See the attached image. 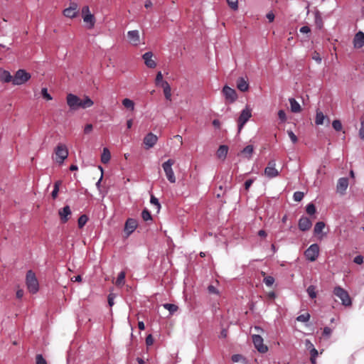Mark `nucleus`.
<instances>
[{
	"mask_svg": "<svg viewBox=\"0 0 364 364\" xmlns=\"http://www.w3.org/2000/svg\"><path fill=\"white\" fill-rule=\"evenodd\" d=\"M26 284L30 293L36 294L38 291V281L35 273L32 270H28L26 273Z\"/></svg>",
	"mask_w": 364,
	"mask_h": 364,
	"instance_id": "nucleus-1",
	"label": "nucleus"
},
{
	"mask_svg": "<svg viewBox=\"0 0 364 364\" xmlns=\"http://www.w3.org/2000/svg\"><path fill=\"white\" fill-rule=\"evenodd\" d=\"M31 75L24 69L18 70L13 76V85H21L28 82Z\"/></svg>",
	"mask_w": 364,
	"mask_h": 364,
	"instance_id": "nucleus-2",
	"label": "nucleus"
},
{
	"mask_svg": "<svg viewBox=\"0 0 364 364\" xmlns=\"http://www.w3.org/2000/svg\"><path fill=\"white\" fill-rule=\"evenodd\" d=\"M333 294L341 300V303L345 306H350L352 304L351 299L346 290L340 286H337L333 289Z\"/></svg>",
	"mask_w": 364,
	"mask_h": 364,
	"instance_id": "nucleus-3",
	"label": "nucleus"
},
{
	"mask_svg": "<svg viewBox=\"0 0 364 364\" xmlns=\"http://www.w3.org/2000/svg\"><path fill=\"white\" fill-rule=\"evenodd\" d=\"M174 163L175 161L170 159L162 164V168L166 173V176L168 181L171 183L176 182V176L172 168V166L174 164Z\"/></svg>",
	"mask_w": 364,
	"mask_h": 364,
	"instance_id": "nucleus-4",
	"label": "nucleus"
},
{
	"mask_svg": "<svg viewBox=\"0 0 364 364\" xmlns=\"http://www.w3.org/2000/svg\"><path fill=\"white\" fill-rule=\"evenodd\" d=\"M306 259L311 262H314L319 255V246L314 243L311 245L304 252Z\"/></svg>",
	"mask_w": 364,
	"mask_h": 364,
	"instance_id": "nucleus-5",
	"label": "nucleus"
},
{
	"mask_svg": "<svg viewBox=\"0 0 364 364\" xmlns=\"http://www.w3.org/2000/svg\"><path fill=\"white\" fill-rule=\"evenodd\" d=\"M252 117L251 109L246 107L243 109L240 113V117L237 119V126H238V132H240L243 128L244 125L246 122L250 119Z\"/></svg>",
	"mask_w": 364,
	"mask_h": 364,
	"instance_id": "nucleus-6",
	"label": "nucleus"
},
{
	"mask_svg": "<svg viewBox=\"0 0 364 364\" xmlns=\"http://www.w3.org/2000/svg\"><path fill=\"white\" fill-rule=\"evenodd\" d=\"M222 92L225 100L230 104L235 102L237 99V95L235 90L228 85H225L223 87Z\"/></svg>",
	"mask_w": 364,
	"mask_h": 364,
	"instance_id": "nucleus-7",
	"label": "nucleus"
},
{
	"mask_svg": "<svg viewBox=\"0 0 364 364\" xmlns=\"http://www.w3.org/2000/svg\"><path fill=\"white\" fill-rule=\"evenodd\" d=\"M275 166V160H271L268 162L267 167L264 168V174L267 178H273L279 176V173Z\"/></svg>",
	"mask_w": 364,
	"mask_h": 364,
	"instance_id": "nucleus-8",
	"label": "nucleus"
},
{
	"mask_svg": "<svg viewBox=\"0 0 364 364\" xmlns=\"http://www.w3.org/2000/svg\"><path fill=\"white\" fill-rule=\"evenodd\" d=\"M67 104L71 110H76L80 108V98L77 95L70 93L66 97Z\"/></svg>",
	"mask_w": 364,
	"mask_h": 364,
	"instance_id": "nucleus-9",
	"label": "nucleus"
},
{
	"mask_svg": "<svg viewBox=\"0 0 364 364\" xmlns=\"http://www.w3.org/2000/svg\"><path fill=\"white\" fill-rule=\"evenodd\" d=\"M252 342L255 348L260 353H265L267 351L268 348L266 346L263 344V338L261 336L257 334H254L252 336Z\"/></svg>",
	"mask_w": 364,
	"mask_h": 364,
	"instance_id": "nucleus-10",
	"label": "nucleus"
},
{
	"mask_svg": "<svg viewBox=\"0 0 364 364\" xmlns=\"http://www.w3.org/2000/svg\"><path fill=\"white\" fill-rule=\"evenodd\" d=\"M55 153L60 159L58 161L60 164L63 163L68 156V150L64 144H58L55 149Z\"/></svg>",
	"mask_w": 364,
	"mask_h": 364,
	"instance_id": "nucleus-11",
	"label": "nucleus"
},
{
	"mask_svg": "<svg viewBox=\"0 0 364 364\" xmlns=\"http://www.w3.org/2000/svg\"><path fill=\"white\" fill-rule=\"evenodd\" d=\"M158 137L152 132L148 133L144 138L143 142L146 149L152 148L157 142Z\"/></svg>",
	"mask_w": 364,
	"mask_h": 364,
	"instance_id": "nucleus-12",
	"label": "nucleus"
},
{
	"mask_svg": "<svg viewBox=\"0 0 364 364\" xmlns=\"http://www.w3.org/2000/svg\"><path fill=\"white\" fill-rule=\"evenodd\" d=\"M138 223L136 219L128 218L124 224V232L127 237H129L136 229Z\"/></svg>",
	"mask_w": 364,
	"mask_h": 364,
	"instance_id": "nucleus-13",
	"label": "nucleus"
},
{
	"mask_svg": "<svg viewBox=\"0 0 364 364\" xmlns=\"http://www.w3.org/2000/svg\"><path fill=\"white\" fill-rule=\"evenodd\" d=\"M127 37L129 42L132 45L136 46L140 43V36L138 30L129 31L127 32Z\"/></svg>",
	"mask_w": 364,
	"mask_h": 364,
	"instance_id": "nucleus-14",
	"label": "nucleus"
},
{
	"mask_svg": "<svg viewBox=\"0 0 364 364\" xmlns=\"http://www.w3.org/2000/svg\"><path fill=\"white\" fill-rule=\"evenodd\" d=\"M348 186V178L347 177H342L338 180L336 185L337 192L343 195Z\"/></svg>",
	"mask_w": 364,
	"mask_h": 364,
	"instance_id": "nucleus-15",
	"label": "nucleus"
},
{
	"mask_svg": "<svg viewBox=\"0 0 364 364\" xmlns=\"http://www.w3.org/2000/svg\"><path fill=\"white\" fill-rule=\"evenodd\" d=\"M312 223L311 220L305 216H301L299 220L298 226L300 230L306 231L311 228Z\"/></svg>",
	"mask_w": 364,
	"mask_h": 364,
	"instance_id": "nucleus-16",
	"label": "nucleus"
},
{
	"mask_svg": "<svg viewBox=\"0 0 364 364\" xmlns=\"http://www.w3.org/2000/svg\"><path fill=\"white\" fill-rule=\"evenodd\" d=\"M71 209L69 205H65L58 210L60 220L63 223H66L69 220V216L71 215Z\"/></svg>",
	"mask_w": 364,
	"mask_h": 364,
	"instance_id": "nucleus-17",
	"label": "nucleus"
},
{
	"mask_svg": "<svg viewBox=\"0 0 364 364\" xmlns=\"http://www.w3.org/2000/svg\"><path fill=\"white\" fill-rule=\"evenodd\" d=\"M152 57L153 53L151 51H148L142 55L145 65L149 68H154L156 66V63L155 60L152 59Z\"/></svg>",
	"mask_w": 364,
	"mask_h": 364,
	"instance_id": "nucleus-18",
	"label": "nucleus"
},
{
	"mask_svg": "<svg viewBox=\"0 0 364 364\" xmlns=\"http://www.w3.org/2000/svg\"><path fill=\"white\" fill-rule=\"evenodd\" d=\"M353 46L355 48H361L364 46V33L358 31L353 38Z\"/></svg>",
	"mask_w": 364,
	"mask_h": 364,
	"instance_id": "nucleus-19",
	"label": "nucleus"
},
{
	"mask_svg": "<svg viewBox=\"0 0 364 364\" xmlns=\"http://www.w3.org/2000/svg\"><path fill=\"white\" fill-rule=\"evenodd\" d=\"M237 87L241 92H246L249 89V83L247 80L243 77H240L236 82Z\"/></svg>",
	"mask_w": 364,
	"mask_h": 364,
	"instance_id": "nucleus-20",
	"label": "nucleus"
},
{
	"mask_svg": "<svg viewBox=\"0 0 364 364\" xmlns=\"http://www.w3.org/2000/svg\"><path fill=\"white\" fill-rule=\"evenodd\" d=\"M254 146L253 145H247L243 149L241 150L240 153L243 157L250 159L252 156L254 152Z\"/></svg>",
	"mask_w": 364,
	"mask_h": 364,
	"instance_id": "nucleus-21",
	"label": "nucleus"
},
{
	"mask_svg": "<svg viewBox=\"0 0 364 364\" xmlns=\"http://www.w3.org/2000/svg\"><path fill=\"white\" fill-rule=\"evenodd\" d=\"M228 152V146L227 145H220L217 150L216 154L218 159L225 160Z\"/></svg>",
	"mask_w": 364,
	"mask_h": 364,
	"instance_id": "nucleus-22",
	"label": "nucleus"
},
{
	"mask_svg": "<svg viewBox=\"0 0 364 364\" xmlns=\"http://www.w3.org/2000/svg\"><path fill=\"white\" fill-rule=\"evenodd\" d=\"M161 87L164 90V94L166 100L171 101V88L170 85L167 81L162 82Z\"/></svg>",
	"mask_w": 364,
	"mask_h": 364,
	"instance_id": "nucleus-23",
	"label": "nucleus"
},
{
	"mask_svg": "<svg viewBox=\"0 0 364 364\" xmlns=\"http://www.w3.org/2000/svg\"><path fill=\"white\" fill-rule=\"evenodd\" d=\"M0 81L3 82H10L13 83V76L11 73L6 70H3L0 71Z\"/></svg>",
	"mask_w": 364,
	"mask_h": 364,
	"instance_id": "nucleus-24",
	"label": "nucleus"
},
{
	"mask_svg": "<svg viewBox=\"0 0 364 364\" xmlns=\"http://www.w3.org/2000/svg\"><path fill=\"white\" fill-rule=\"evenodd\" d=\"M291 107V110L294 113H297L301 111V106L299 103L293 97L289 99Z\"/></svg>",
	"mask_w": 364,
	"mask_h": 364,
	"instance_id": "nucleus-25",
	"label": "nucleus"
},
{
	"mask_svg": "<svg viewBox=\"0 0 364 364\" xmlns=\"http://www.w3.org/2000/svg\"><path fill=\"white\" fill-rule=\"evenodd\" d=\"M93 104V101L88 96H85L83 100L80 99V108H88L92 107Z\"/></svg>",
	"mask_w": 364,
	"mask_h": 364,
	"instance_id": "nucleus-26",
	"label": "nucleus"
},
{
	"mask_svg": "<svg viewBox=\"0 0 364 364\" xmlns=\"http://www.w3.org/2000/svg\"><path fill=\"white\" fill-rule=\"evenodd\" d=\"M326 118V116L323 114V113L319 110H316V119H315V124L316 125H321L324 122V119Z\"/></svg>",
	"mask_w": 364,
	"mask_h": 364,
	"instance_id": "nucleus-27",
	"label": "nucleus"
},
{
	"mask_svg": "<svg viewBox=\"0 0 364 364\" xmlns=\"http://www.w3.org/2000/svg\"><path fill=\"white\" fill-rule=\"evenodd\" d=\"M84 22L90 24V28H92L95 23V18L91 13L87 14L83 16Z\"/></svg>",
	"mask_w": 364,
	"mask_h": 364,
	"instance_id": "nucleus-28",
	"label": "nucleus"
},
{
	"mask_svg": "<svg viewBox=\"0 0 364 364\" xmlns=\"http://www.w3.org/2000/svg\"><path fill=\"white\" fill-rule=\"evenodd\" d=\"M110 158L111 154L109 149L107 147L104 148L102 154L101 155V161L103 164H107L109 161Z\"/></svg>",
	"mask_w": 364,
	"mask_h": 364,
	"instance_id": "nucleus-29",
	"label": "nucleus"
},
{
	"mask_svg": "<svg viewBox=\"0 0 364 364\" xmlns=\"http://www.w3.org/2000/svg\"><path fill=\"white\" fill-rule=\"evenodd\" d=\"M63 13L65 17L73 18L77 16L78 11H74L70 7H68L63 10Z\"/></svg>",
	"mask_w": 364,
	"mask_h": 364,
	"instance_id": "nucleus-30",
	"label": "nucleus"
},
{
	"mask_svg": "<svg viewBox=\"0 0 364 364\" xmlns=\"http://www.w3.org/2000/svg\"><path fill=\"white\" fill-rule=\"evenodd\" d=\"M163 306L165 309L169 311L170 314H174L178 310V306L173 304H164Z\"/></svg>",
	"mask_w": 364,
	"mask_h": 364,
	"instance_id": "nucleus-31",
	"label": "nucleus"
},
{
	"mask_svg": "<svg viewBox=\"0 0 364 364\" xmlns=\"http://www.w3.org/2000/svg\"><path fill=\"white\" fill-rule=\"evenodd\" d=\"M122 105L124 107L131 110H134V102L129 98H124L122 100Z\"/></svg>",
	"mask_w": 364,
	"mask_h": 364,
	"instance_id": "nucleus-32",
	"label": "nucleus"
},
{
	"mask_svg": "<svg viewBox=\"0 0 364 364\" xmlns=\"http://www.w3.org/2000/svg\"><path fill=\"white\" fill-rule=\"evenodd\" d=\"M141 218L144 221H152V216L147 208H144L141 212Z\"/></svg>",
	"mask_w": 364,
	"mask_h": 364,
	"instance_id": "nucleus-33",
	"label": "nucleus"
},
{
	"mask_svg": "<svg viewBox=\"0 0 364 364\" xmlns=\"http://www.w3.org/2000/svg\"><path fill=\"white\" fill-rule=\"evenodd\" d=\"M87 221L88 217L86 215L83 214L81 216H80V218L77 220V225L79 228H82Z\"/></svg>",
	"mask_w": 364,
	"mask_h": 364,
	"instance_id": "nucleus-34",
	"label": "nucleus"
},
{
	"mask_svg": "<svg viewBox=\"0 0 364 364\" xmlns=\"http://www.w3.org/2000/svg\"><path fill=\"white\" fill-rule=\"evenodd\" d=\"M325 227V223L322 221L317 222L314 226V233L318 234L322 232L323 229Z\"/></svg>",
	"mask_w": 364,
	"mask_h": 364,
	"instance_id": "nucleus-35",
	"label": "nucleus"
},
{
	"mask_svg": "<svg viewBox=\"0 0 364 364\" xmlns=\"http://www.w3.org/2000/svg\"><path fill=\"white\" fill-rule=\"evenodd\" d=\"M306 292L308 293V295L311 299H314L316 297V287L314 285H310L307 289Z\"/></svg>",
	"mask_w": 364,
	"mask_h": 364,
	"instance_id": "nucleus-36",
	"label": "nucleus"
},
{
	"mask_svg": "<svg viewBox=\"0 0 364 364\" xmlns=\"http://www.w3.org/2000/svg\"><path fill=\"white\" fill-rule=\"evenodd\" d=\"M60 184V181H56L54 183L53 189L51 192V196L53 199H55L58 196Z\"/></svg>",
	"mask_w": 364,
	"mask_h": 364,
	"instance_id": "nucleus-37",
	"label": "nucleus"
},
{
	"mask_svg": "<svg viewBox=\"0 0 364 364\" xmlns=\"http://www.w3.org/2000/svg\"><path fill=\"white\" fill-rule=\"evenodd\" d=\"M306 211L310 215L315 214L316 209L314 204L312 203H309L306 207Z\"/></svg>",
	"mask_w": 364,
	"mask_h": 364,
	"instance_id": "nucleus-38",
	"label": "nucleus"
},
{
	"mask_svg": "<svg viewBox=\"0 0 364 364\" xmlns=\"http://www.w3.org/2000/svg\"><path fill=\"white\" fill-rule=\"evenodd\" d=\"M228 6L233 11L238 9V0H226Z\"/></svg>",
	"mask_w": 364,
	"mask_h": 364,
	"instance_id": "nucleus-39",
	"label": "nucleus"
},
{
	"mask_svg": "<svg viewBox=\"0 0 364 364\" xmlns=\"http://www.w3.org/2000/svg\"><path fill=\"white\" fill-rule=\"evenodd\" d=\"M332 127L337 132L341 131L342 127H343L341 122L339 119L333 120L332 122Z\"/></svg>",
	"mask_w": 364,
	"mask_h": 364,
	"instance_id": "nucleus-40",
	"label": "nucleus"
},
{
	"mask_svg": "<svg viewBox=\"0 0 364 364\" xmlns=\"http://www.w3.org/2000/svg\"><path fill=\"white\" fill-rule=\"evenodd\" d=\"M263 282L267 287H271L274 282V278L272 276H266L263 279Z\"/></svg>",
	"mask_w": 364,
	"mask_h": 364,
	"instance_id": "nucleus-41",
	"label": "nucleus"
},
{
	"mask_svg": "<svg viewBox=\"0 0 364 364\" xmlns=\"http://www.w3.org/2000/svg\"><path fill=\"white\" fill-rule=\"evenodd\" d=\"M304 196V194L303 192L296 191L294 193L293 199L296 202H299L303 199Z\"/></svg>",
	"mask_w": 364,
	"mask_h": 364,
	"instance_id": "nucleus-42",
	"label": "nucleus"
},
{
	"mask_svg": "<svg viewBox=\"0 0 364 364\" xmlns=\"http://www.w3.org/2000/svg\"><path fill=\"white\" fill-rule=\"evenodd\" d=\"M309 318H310V314L308 313L301 314L296 317V320L298 321H301V322H307L309 320Z\"/></svg>",
	"mask_w": 364,
	"mask_h": 364,
	"instance_id": "nucleus-43",
	"label": "nucleus"
},
{
	"mask_svg": "<svg viewBox=\"0 0 364 364\" xmlns=\"http://www.w3.org/2000/svg\"><path fill=\"white\" fill-rule=\"evenodd\" d=\"M310 353H311V358H310L311 362V363L315 364L316 358L318 355V350L315 348H312L310 350Z\"/></svg>",
	"mask_w": 364,
	"mask_h": 364,
	"instance_id": "nucleus-44",
	"label": "nucleus"
},
{
	"mask_svg": "<svg viewBox=\"0 0 364 364\" xmlns=\"http://www.w3.org/2000/svg\"><path fill=\"white\" fill-rule=\"evenodd\" d=\"M41 95L46 100H51L53 99L52 96L48 92V89L46 87H43L41 89Z\"/></svg>",
	"mask_w": 364,
	"mask_h": 364,
	"instance_id": "nucleus-45",
	"label": "nucleus"
},
{
	"mask_svg": "<svg viewBox=\"0 0 364 364\" xmlns=\"http://www.w3.org/2000/svg\"><path fill=\"white\" fill-rule=\"evenodd\" d=\"M150 203L156 206L157 209L159 210L161 208V204L159 201V199L156 198L154 195L151 196Z\"/></svg>",
	"mask_w": 364,
	"mask_h": 364,
	"instance_id": "nucleus-46",
	"label": "nucleus"
},
{
	"mask_svg": "<svg viewBox=\"0 0 364 364\" xmlns=\"http://www.w3.org/2000/svg\"><path fill=\"white\" fill-rule=\"evenodd\" d=\"M155 82H156V85L157 86L159 85H162V82H164L163 80V75H162V73L161 71H159L156 74V80H155Z\"/></svg>",
	"mask_w": 364,
	"mask_h": 364,
	"instance_id": "nucleus-47",
	"label": "nucleus"
},
{
	"mask_svg": "<svg viewBox=\"0 0 364 364\" xmlns=\"http://www.w3.org/2000/svg\"><path fill=\"white\" fill-rule=\"evenodd\" d=\"M278 117L281 122H285L287 121V115L285 111L283 109L279 110Z\"/></svg>",
	"mask_w": 364,
	"mask_h": 364,
	"instance_id": "nucleus-48",
	"label": "nucleus"
},
{
	"mask_svg": "<svg viewBox=\"0 0 364 364\" xmlns=\"http://www.w3.org/2000/svg\"><path fill=\"white\" fill-rule=\"evenodd\" d=\"M287 134L293 144H296L298 141L297 136L295 135L293 131L287 130Z\"/></svg>",
	"mask_w": 364,
	"mask_h": 364,
	"instance_id": "nucleus-49",
	"label": "nucleus"
},
{
	"mask_svg": "<svg viewBox=\"0 0 364 364\" xmlns=\"http://www.w3.org/2000/svg\"><path fill=\"white\" fill-rule=\"evenodd\" d=\"M36 364H48L46 359L41 354L36 355Z\"/></svg>",
	"mask_w": 364,
	"mask_h": 364,
	"instance_id": "nucleus-50",
	"label": "nucleus"
},
{
	"mask_svg": "<svg viewBox=\"0 0 364 364\" xmlns=\"http://www.w3.org/2000/svg\"><path fill=\"white\" fill-rule=\"evenodd\" d=\"M315 23L318 28H321L323 26V21L321 16L318 14H316L315 16Z\"/></svg>",
	"mask_w": 364,
	"mask_h": 364,
	"instance_id": "nucleus-51",
	"label": "nucleus"
},
{
	"mask_svg": "<svg viewBox=\"0 0 364 364\" xmlns=\"http://www.w3.org/2000/svg\"><path fill=\"white\" fill-rule=\"evenodd\" d=\"M332 333V330L331 328L329 327H324L323 328V336L326 337V338H329L331 336Z\"/></svg>",
	"mask_w": 364,
	"mask_h": 364,
	"instance_id": "nucleus-52",
	"label": "nucleus"
},
{
	"mask_svg": "<svg viewBox=\"0 0 364 364\" xmlns=\"http://www.w3.org/2000/svg\"><path fill=\"white\" fill-rule=\"evenodd\" d=\"M98 168L101 171V176L99 178V180L97 181L95 186L98 189H100L101 187V182H102V180L103 178V168H102V166H99Z\"/></svg>",
	"mask_w": 364,
	"mask_h": 364,
	"instance_id": "nucleus-53",
	"label": "nucleus"
},
{
	"mask_svg": "<svg viewBox=\"0 0 364 364\" xmlns=\"http://www.w3.org/2000/svg\"><path fill=\"white\" fill-rule=\"evenodd\" d=\"M312 59L314 60L318 64H320L322 60L319 53L316 51H314V53H313Z\"/></svg>",
	"mask_w": 364,
	"mask_h": 364,
	"instance_id": "nucleus-54",
	"label": "nucleus"
},
{
	"mask_svg": "<svg viewBox=\"0 0 364 364\" xmlns=\"http://www.w3.org/2000/svg\"><path fill=\"white\" fill-rule=\"evenodd\" d=\"M124 277H125L124 272H119V274L117 277V284H120L122 282H124Z\"/></svg>",
	"mask_w": 364,
	"mask_h": 364,
	"instance_id": "nucleus-55",
	"label": "nucleus"
},
{
	"mask_svg": "<svg viewBox=\"0 0 364 364\" xmlns=\"http://www.w3.org/2000/svg\"><path fill=\"white\" fill-rule=\"evenodd\" d=\"M359 136L364 141V120L361 121L360 127L359 129Z\"/></svg>",
	"mask_w": 364,
	"mask_h": 364,
	"instance_id": "nucleus-56",
	"label": "nucleus"
},
{
	"mask_svg": "<svg viewBox=\"0 0 364 364\" xmlns=\"http://www.w3.org/2000/svg\"><path fill=\"white\" fill-rule=\"evenodd\" d=\"M208 291L210 294H218L219 293L218 290L213 285H209L208 287Z\"/></svg>",
	"mask_w": 364,
	"mask_h": 364,
	"instance_id": "nucleus-57",
	"label": "nucleus"
},
{
	"mask_svg": "<svg viewBox=\"0 0 364 364\" xmlns=\"http://www.w3.org/2000/svg\"><path fill=\"white\" fill-rule=\"evenodd\" d=\"M255 181V178H250L248 180H247L245 182V189L246 191H248L250 187L252 186V184L253 183V182Z\"/></svg>",
	"mask_w": 364,
	"mask_h": 364,
	"instance_id": "nucleus-58",
	"label": "nucleus"
},
{
	"mask_svg": "<svg viewBox=\"0 0 364 364\" xmlns=\"http://www.w3.org/2000/svg\"><path fill=\"white\" fill-rule=\"evenodd\" d=\"M115 298V295L114 294H109L108 295V304L110 307H112L114 304V299Z\"/></svg>",
	"mask_w": 364,
	"mask_h": 364,
	"instance_id": "nucleus-59",
	"label": "nucleus"
},
{
	"mask_svg": "<svg viewBox=\"0 0 364 364\" xmlns=\"http://www.w3.org/2000/svg\"><path fill=\"white\" fill-rule=\"evenodd\" d=\"M242 358H243L242 355H241L240 354H234L232 355V358H231L232 362H234V363H237L240 360H241Z\"/></svg>",
	"mask_w": 364,
	"mask_h": 364,
	"instance_id": "nucleus-60",
	"label": "nucleus"
},
{
	"mask_svg": "<svg viewBox=\"0 0 364 364\" xmlns=\"http://www.w3.org/2000/svg\"><path fill=\"white\" fill-rule=\"evenodd\" d=\"M154 343V338L151 334H149L146 338V344L149 346Z\"/></svg>",
	"mask_w": 364,
	"mask_h": 364,
	"instance_id": "nucleus-61",
	"label": "nucleus"
},
{
	"mask_svg": "<svg viewBox=\"0 0 364 364\" xmlns=\"http://www.w3.org/2000/svg\"><path fill=\"white\" fill-rule=\"evenodd\" d=\"M353 262L358 264H361L363 262V257L362 255H357L354 257Z\"/></svg>",
	"mask_w": 364,
	"mask_h": 364,
	"instance_id": "nucleus-62",
	"label": "nucleus"
},
{
	"mask_svg": "<svg viewBox=\"0 0 364 364\" xmlns=\"http://www.w3.org/2000/svg\"><path fill=\"white\" fill-rule=\"evenodd\" d=\"M299 31L301 33H309L311 31V29L308 26H304L300 28Z\"/></svg>",
	"mask_w": 364,
	"mask_h": 364,
	"instance_id": "nucleus-63",
	"label": "nucleus"
},
{
	"mask_svg": "<svg viewBox=\"0 0 364 364\" xmlns=\"http://www.w3.org/2000/svg\"><path fill=\"white\" fill-rule=\"evenodd\" d=\"M274 14L273 12L270 11L266 15V18L269 20V22H272L274 19Z\"/></svg>",
	"mask_w": 364,
	"mask_h": 364,
	"instance_id": "nucleus-64",
	"label": "nucleus"
}]
</instances>
